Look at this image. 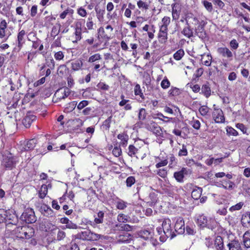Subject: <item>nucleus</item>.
Returning a JSON list of instances; mask_svg holds the SVG:
<instances>
[{"label":"nucleus","instance_id":"obj_1","mask_svg":"<svg viewBox=\"0 0 250 250\" xmlns=\"http://www.w3.org/2000/svg\"><path fill=\"white\" fill-rule=\"evenodd\" d=\"M162 229L157 228V230L159 235L160 241L164 242L167 238H169L170 239L174 238L176 234L172 229L171 221L169 218H165L162 223Z\"/></svg>","mask_w":250,"mask_h":250},{"label":"nucleus","instance_id":"obj_2","mask_svg":"<svg viewBox=\"0 0 250 250\" xmlns=\"http://www.w3.org/2000/svg\"><path fill=\"white\" fill-rule=\"evenodd\" d=\"M101 237L100 234L95 233L89 229L82 231L77 234V238L84 241H96Z\"/></svg>","mask_w":250,"mask_h":250},{"label":"nucleus","instance_id":"obj_3","mask_svg":"<svg viewBox=\"0 0 250 250\" xmlns=\"http://www.w3.org/2000/svg\"><path fill=\"white\" fill-rule=\"evenodd\" d=\"M21 218L28 224H32L37 220L34 211L31 208H27L24 210L21 216Z\"/></svg>","mask_w":250,"mask_h":250},{"label":"nucleus","instance_id":"obj_4","mask_svg":"<svg viewBox=\"0 0 250 250\" xmlns=\"http://www.w3.org/2000/svg\"><path fill=\"white\" fill-rule=\"evenodd\" d=\"M145 127L149 131H152L157 136H162L163 131L161 127L153 121H150L145 124Z\"/></svg>","mask_w":250,"mask_h":250},{"label":"nucleus","instance_id":"obj_5","mask_svg":"<svg viewBox=\"0 0 250 250\" xmlns=\"http://www.w3.org/2000/svg\"><path fill=\"white\" fill-rule=\"evenodd\" d=\"M2 163L5 167L11 169L15 167L16 165V158L12 156L11 154H9L3 157Z\"/></svg>","mask_w":250,"mask_h":250},{"label":"nucleus","instance_id":"obj_6","mask_svg":"<svg viewBox=\"0 0 250 250\" xmlns=\"http://www.w3.org/2000/svg\"><path fill=\"white\" fill-rule=\"evenodd\" d=\"M28 228L24 226L17 227L14 230V233L16 236L22 239H28L30 238V235L27 232Z\"/></svg>","mask_w":250,"mask_h":250},{"label":"nucleus","instance_id":"obj_7","mask_svg":"<svg viewBox=\"0 0 250 250\" xmlns=\"http://www.w3.org/2000/svg\"><path fill=\"white\" fill-rule=\"evenodd\" d=\"M189 173V170L185 167H183L180 171L175 172L173 176L177 182L182 183L184 182L185 175Z\"/></svg>","mask_w":250,"mask_h":250},{"label":"nucleus","instance_id":"obj_8","mask_svg":"<svg viewBox=\"0 0 250 250\" xmlns=\"http://www.w3.org/2000/svg\"><path fill=\"white\" fill-rule=\"evenodd\" d=\"M212 116L216 123H223L225 122L224 113L221 109L214 108Z\"/></svg>","mask_w":250,"mask_h":250},{"label":"nucleus","instance_id":"obj_9","mask_svg":"<svg viewBox=\"0 0 250 250\" xmlns=\"http://www.w3.org/2000/svg\"><path fill=\"white\" fill-rule=\"evenodd\" d=\"M175 231L178 234H183L185 231V222L184 219L181 217L177 219L175 224Z\"/></svg>","mask_w":250,"mask_h":250},{"label":"nucleus","instance_id":"obj_10","mask_svg":"<svg viewBox=\"0 0 250 250\" xmlns=\"http://www.w3.org/2000/svg\"><path fill=\"white\" fill-rule=\"evenodd\" d=\"M172 7V16L173 20H178L180 15L181 7L178 3H174L171 5Z\"/></svg>","mask_w":250,"mask_h":250},{"label":"nucleus","instance_id":"obj_11","mask_svg":"<svg viewBox=\"0 0 250 250\" xmlns=\"http://www.w3.org/2000/svg\"><path fill=\"white\" fill-rule=\"evenodd\" d=\"M37 144V140L32 139L28 140L26 143L21 146V151H30L34 149Z\"/></svg>","mask_w":250,"mask_h":250},{"label":"nucleus","instance_id":"obj_12","mask_svg":"<svg viewBox=\"0 0 250 250\" xmlns=\"http://www.w3.org/2000/svg\"><path fill=\"white\" fill-rule=\"evenodd\" d=\"M217 52L223 57L227 58L230 60H231L232 59V53L227 47H219L217 49Z\"/></svg>","mask_w":250,"mask_h":250},{"label":"nucleus","instance_id":"obj_13","mask_svg":"<svg viewBox=\"0 0 250 250\" xmlns=\"http://www.w3.org/2000/svg\"><path fill=\"white\" fill-rule=\"evenodd\" d=\"M25 32L24 30H21L18 34L17 36V47L19 51L21 50L23 44L25 43L24 36Z\"/></svg>","mask_w":250,"mask_h":250},{"label":"nucleus","instance_id":"obj_14","mask_svg":"<svg viewBox=\"0 0 250 250\" xmlns=\"http://www.w3.org/2000/svg\"><path fill=\"white\" fill-rule=\"evenodd\" d=\"M214 245L215 250H227L224 247L223 239L220 236L216 237L214 241Z\"/></svg>","mask_w":250,"mask_h":250},{"label":"nucleus","instance_id":"obj_15","mask_svg":"<svg viewBox=\"0 0 250 250\" xmlns=\"http://www.w3.org/2000/svg\"><path fill=\"white\" fill-rule=\"evenodd\" d=\"M41 212L47 217H52L54 216L53 210L46 205L42 206L40 208Z\"/></svg>","mask_w":250,"mask_h":250},{"label":"nucleus","instance_id":"obj_16","mask_svg":"<svg viewBox=\"0 0 250 250\" xmlns=\"http://www.w3.org/2000/svg\"><path fill=\"white\" fill-rule=\"evenodd\" d=\"M196 223L200 227H206L208 225L207 217L204 214L199 215L197 217Z\"/></svg>","mask_w":250,"mask_h":250},{"label":"nucleus","instance_id":"obj_17","mask_svg":"<svg viewBox=\"0 0 250 250\" xmlns=\"http://www.w3.org/2000/svg\"><path fill=\"white\" fill-rule=\"evenodd\" d=\"M131 240V235L125 233V234H121L117 238V242L119 243H128Z\"/></svg>","mask_w":250,"mask_h":250},{"label":"nucleus","instance_id":"obj_18","mask_svg":"<svg viewBox=\"0 0 250 250\" xmlns=\"http://www.w3.org/2000/svg\"><path fill=\"white\" fill-rule=\"evenodd\" d=\"M140 148H137L133 145H131L128 146L127 154L131 157H137V155L140 154Z\"/></svg>","mask_w":250,"mask_h":250},{"label":"nucleus","instance_id":"obj_19","mask_svg":"<svg viewBox=\"0 0 250 250\" xmlns=\"http://www.w3.org/2000/svg\"><path fill=\"white\" fill-rule=\"evenodd\" d=\"M147 204L148 206L152 207L155 205L158 200L157 195L154 192H151L149 194L147 199Z\"/></svg>","mask_w":250,"mask_h":250},{"label":"nucleus","instance_id":"obj_20","mask_svg":"<svg viewBox=\"0 0 250 250\" xmlns=\"http://www.w3.org/2000/svg\"><path fill=\"white\" fill-rule=\"evenodd\" d=\"M5 218H6V221L7 220H9V221H11V222H10L9 223H8V224H7V225H8L9 224H12V225H16L17 222H18V218L17 217V216L13 213V214H10L9 213V212H6V214H5Z\"/></svg>","mask_w":250,"mask_h":250},{"label":"nucleus","instance_id":"obj_21","mask_svg":"<svg viewBox=\"0 0 250 250\" xmlns=\"http://www.w3.org/2000/svg\"><path fill=\"white\" fill-rule=\"evenodd\" d=\"M51 186L48 184L47 186L46 185H42L39 191V196L40 198L43 199L46 195L48 192V188H51Z\"/></svg>","mask_w":250,"mask_h":250},{"label":"nucleus","instance_id":"obj_22","mask_svg":"<svg viewBox=\"0 0 250 250\" xmlns=\"http://www.w3.org/2000/svg\"><path fill=\"white\" fill-rule=\"evenodd\" d=\"M35 119V117L33 115L26 116L23 119L22 124L26 128H28Z\"/></svg>","mask_w":250,"mask_h":250},{"label":"nucleus","instance_id":"obj_23","mask_svg":"<svg viewBox=\"0 0 250 250\" xmlns=\"http://www.w3.org/2000/svg\"><path fill=\"white\" fill-rule=\"evenodd\" d=\"M82 24L80 22H77L76 24L75 32V34L76 36V41L73 42H77V41H79L81 39L82 35Z\"/></svg>","mask_w":250,"mask_h":250},{"label":"nucleus","instance_id":"obj_24","mask_svg":"<svg viewBox=\"0 0 250 250\" xmlns=\"http://www.w3.org/2000/svg\"><path fill=\"white\" fill-rule=\"evenodd\" d=\"M186 24L187 26L184 28L182 33L186 37L190 38L193 36V30L190 28V27L187 21Z\"/></svg>","mask_w":250,"mask_h":250},{"label":"nucleus","instance_id":"obj_25","mask_svg":"<svg viewBox=\"0 0 250 250\" xmlns=\"http://www.w3.org/2000/svg\"><path fill=\"white\" fill-rule=\"evenodd\" d=\"M117 138L121 140V145L123 147H125L127 144L128 136L127 134L123 133L118 134Z\"/></svg>","mask_w":250,"mask_h":250},{"label":"nucleus","instance_id":"obj_26","mask_svg":"<svg viewBox=\"0 0 250 250\" xmlns=\"http://www.w3.org/2000/svg\"><path fill=\"white\" fill-rule=\"evenodd\" d=\"M7 28V22L5 20H3L0 22V38L5 37V29Z\"/></svg>","mask_w":250,"mask_h":250},{"label":"nucleus","instance_id":"obj_27","mask_svg":"<svg viewBox=\"0 0 250 250\" xmlns=\"http://www.w3.org/2000/svg\"><path fill=\"white\" fill-rule=\"evenodd\" d=\"M229 250H240L241 245L237 241H232L227 245Z\"/></svg>","mask_w":250,"mask_h":250},{"label":"nucleus","instance_id":"obj_28","mask_svg":"<svg viewBox=\"0 0 250 250\" xmlns=\"http://www.w3.org/2000/svg\"><path fill=\"white\" fill-rule=\"evenodd\" d=\"M83 62L80 60H77L71 62V68L74 71L80 70L83 66Z\"/></svg>","mask_w":250,"mask_h":250},{"label":"nucleus","instance_id":"obj_29","mask_svg":"<svg viewBox=\"0 0 250 250\" xmlns=\"http://www.w3.org/2000/svg\"><path fill=\"white\" fill-rule=\"evenodd\" d=\"M202 188H197L194 189L191 192V196L195 200H198L201 196Z\"/></svg>","mask_w":250,"mask_h":250},{"label":"nucleus","instance_id":"obj_30","mask_svg":"<svg viewBox=\"0 0 250 250\" xmlns=\"http://www.w3.org/2000/svg\"><path fill=\"white\" fill-rule=\"evenodd\" d=\"M202 93L206 96L208 98L211 94V90L209 85L207 84L203 85L201 88Z\"/></svg>","mask_w":250,"mask_h":250},{"label":"nucleus","instance_id":"obj_31","mask_svg":"<svg viewBox=\"0 0 250 250\" xmlns=\"http://www.w3.org/2000/svg\"><path fill=\"white\" fill-rule=\"evenodd\" d=\"M244 244L247 248H250V231H246L244 235Z\"/></svg>","mask_w":250,"mask_h":250},{"label":"nucleus","instance_id":"obj_32","mask_svg":"<svg viewBox=\"0 0 250 250\" xmlns=\"http://www.w3.org/2000/svg\"><path fill=\"white\" fill-rule=\"evenodd\" d=\"M137 5L138 7L142 10H147L149 9V4L142 0L137 1Z\"/></svg>","mask_w":250,"mask_h":250},{"label":"nucleus","instance_id":"obj_33","mask_svg":"<svg viewBox=\"0 0 250 250\" xmlns=\"http://www.w3.org/2000/svg\"><path fill=\"white\" fill-rule=\"evenodd\" d=\"M95 12L97 14V18L100 20L103 19L104 15L105 13V10L102 9L100 7L96 6L95 8Z\"/></svg>","mask_w":250,"mask_h":250},{"label":"nucleus","instance_id":"obj_34","mask_svg":"<svg viewBox=\"0 0 250 250\" xmlns=\"http://www.w3.org/2000/svg\"><path fill=\"white\" fill-rule=\"evenodd\" d=\"M129 217L123 213H120L118 215L117 220L120 223L129 222Z\"/></svg>","mask_w":250,"mask_h":250},{"label":"nucleus","instance_id":"obj_35","mask_svg":"<svg viewBox=\"0 0 250 250\" xmlns=\"http://www.w3.org/2000/svg\"><path fill=\"white\" fill-rule=\"evenodd\" d=\"M185 54L183 49H179L173 55V58L177 61L180 60Z\"/></svg>","mask_w":250,"mask_h":250},{"label":"nucleus","instance_id":"obj_36","mask_svg":"<svg viewBox=\"0 0 250 250\" xmlns=\"http://www.w3.org/2000/svg\"><path fill=\"white\" fill-rule=\"evenodd\" d=\"M116 227H118L120 230H125L127 231L131 230L132 229V227L128 225V224H119V225H116Z\"/></svg>","mask_w":250,"mask_h":250},{"label":"nucleus","instance_id":"obj_37","mask_svg":"<svg viewBox=\"0 0 250 250\" xmlns=\"http://www.w3.org/2000/svg\"><path fill=\"white\" fill-rule=\"evenodd\" d=\"M158 38L160 42L165 43L167 39V33L165 32H159Z\"/></svg>","mask_w":250,"mask_h":250},{"label":"nucleus","instance_id":"obj_38","mask_svg":"<svg viewBox=\"0 0 250 250\" xmlns=\"http://www.w3.org/2000/svg\"><path fill=\"white\" fill-rule=\"evenodd\" d=\"M66 237V233L62 230L59 229L57 233V240L60 241L64 240Z\"/></svg>","mask_w":250,"mask_h":250},{"label":"nucleus","instance_id":"obj_39","mask_svg":"<svg viewBox=\"0 0 250 250\" xmlns=\"http://www.w3.org/2000/svg\"><path fill=\"white\" fill-rule=\"evenodd\" d=\"M146 112L145 108H142L140 109L138 119L140 121H143L146 119Z\"/></svg>","mask_w":250,"mask_h":250},{"label":"nucleus","instance_id":"obj_40","mask_svg":"<svg viewBox=\"0 0 250 250\" xmlns=\"http://www.w3.org/2000/svg\"><path fill=\"white\" fill-rule=\"evenodd\" d=\"M126 203L122 200H119L116 202V207L119 209H124L126 208Z\"/></svg>","mask_w":250,"mask_h":250},{"label":"nucleus","instance_id":"obj_41","mask_svg":"<svg viewBox=\"0 0 250 250\" xmlns=\"http://www.w3.org/2000/svg\"><path fill=\"white\" fill-rule=\"evenodd\" d=\"M101 56L100 54H95L89 58L88 62L91 63L97 61L101 60Z\"/></svg>","mask_w":250,"mask_h":250},{"label":"nucleus","instance_id":"obj_42","mask_svg":"<svg viewBox=\"0 0 250 250\" xmlns=\"http://www.w3.org/2000/svg\"><path fill=\"white\" fill-rule=\"evenodd\" d=\"M244 205V203L243 202H239L236 204L235 205L232 206L229 208V210L231 212H233L236 210H240Z\"/></svg>","mask_w":250,"mask_h":250},{"label":"nucleus","instance_id":"obj_43","mask_svg":"<svg viewBox=\"0 0 250 250\" xmlns=\"http://www.w3.org/2000/svg\"><path fill=\"white\" fill-rule=\"evenodd\" d=\"M79 227L75 223H73L71 221L69 220V223L65 225V227H62V229H77Z\"/></svg>","mask_w":250,"mask_h":250},{"label":"nucleus","instance_id":"obj_44","mask_svg":"<svg viewBox=\"0 0 250 250\" xmlns=\"http://www.w3.org/2000/svg\"><path fill=\"white\" fill-rule=\"evenodd\" d=\"M141 236L145 240L148 239L149 237H151L152 234L151 232L148 230H143L141 232Z\"/></svg>","mask_w":250,"mask_h":250},{"label":"nucleus","instance_id":"obj_45","mask_svg":"<svg viewBox=\"0 0 250 250\" xmlns=\"http://www.w3.org/2000/svg\"><path fill=\"white\" fill-rule=\"evenodd\" d=\"M134 93L136 95H139L142 99H144V96L142 92V90L139 84H137L135 86Z\"/></svg>","mask_w":250,"mask_h":250},{"label":"nucleus","instance_id":"obj_46","mask_svg":"<svg viewBox=\"0 0 250 250\" xmlns=\"http://www.w3.org/2000/svg\"><path fill=\"white\" fill-rule=\"evenodd\" d=\"M125 182L127 187H131L135 183V177L132 176L127 177Z\"/></svg>","mask_w":250,"mask_h":250},{"label":"nucleus","instance_id":"obj_47","mask_svg":"<svg viewBox=\"0 0 250 250\" xmlns=\"http://www.w3.org/2000/svg\"><path fill=\"white\" fill-rule=\"evenodd\" d=\"M199 111L202 116H205L208 112L209 108L207 106L203 105L199 108Z\"/></svg>","mask_w":250,"mask_h":250},{"label":"nucleus","instance_id":"obj_48","mask_svg":"<svg viewBox=\"0 0 250 250\" xmlns=\"http://www.w3.org/2000/svg\"><path fill=\"white\" fill-rule=\"evenodd\" d=\"M73 13L74 10L72 9L68 8L60 14V17L61 19H64L68 14H73Z\"/></svg>","mask_w":250,"mask_h":250},{"label":"nucleus","instance_id":"obj_49","mask_svg":"<svg viewBox=\"0 0 250 250\" xmlns=\"http://www.w3.org/2000/svg\"><path fill=\"white\" fill-rule=\"evenodd\" d=\"M202 3L207 11L209 12L212 11L213 7L211 2L205 0L202 1Z\"/></svg>","mask_w":250,"mask_h":250},{"label":"nucleus","instance_id":"obj_50","mask_svg":"<svg viewBox=\"0 0 250 250\" xmlns=\"http://www.w3.org/2000/svg\"><path fill=\"white\" fill-rule=\"evenodd\" d=\"M170 82L165 77L161 83V86L163 89H167L170 86Z\"/></svg>","mask_w":250,"mask_h":250},{"label":"nucleus","instance_id":"obj_51","mask_svg":"<svg viewBox=\"0 0 250 250\" xmlns=\"http://www.w3.org/2000/svg\"><path fill=\"white\" fill-rule=\"evenodd\" d=\"M226 131L229 135L237 136L238 135L237 131L231 127L228 126L226 128Z\"/></svg>","mask_w":250,"mask_h":250},{"label":"nucleus","instance_id":"obj_52","mask_svg":"<svg viewBox=\"0 0 250 250\" xmlns=\"http://www.w3.org/2000/svg\"><path fill=\"white\" fill-rule=\"evenodd\" d=\"M112 117H109L103 123V126L106 130H108L110 127Z\"/></svg>","mask_w":250,"mask_h":250},{"label":"nucleus","instance_id":"obj_53","mask_svg":"<svg viewBox=\"0 0 250 250\" xmlns=\"http://www.w3.org/2000/svg\"><path fill=\"white\" fill-rule=\"evenodd\" d=\"M167 170L165 168L159 169L157 170L156 173L162 178H165L167 175Z\"/></svg>","mask_w":250,"mask_h":250},{"label":"nucleus","instance_id":"obj_54","mask_svg":"<svg viewBox=\"0 0 250 250\" xmlns=\"http://www.w3.org/2000/svg\"><path fill=\"white\" fill-rule=\"evenodd\" d=\"M168 93L170 95L173 96H177L180 94L179 89L176 87H172L169 91Z\"/></svg>","mask_w":250,"mask_h":250},{"label":"nucleus","instance_id":"obj_55","mask_svg":"<svg viewBox=\"0 0 250 250\" xmlns=\"http://www.w3.org/2000/svg\"><path fill=\"white\" fill-rule=\"evenodd\" d=\"M77 13L82 17H85L87 15V12L85 9L81 7L77 9Z\"/></svg>","mask_w":250,"mask_h":250},{"label":"nucleus","instance_id":"obj_56","mask_svg":"<svg viewBox=\"0 0 250 250\" xmlns=\"http://www.w3.org/2000/svg\"><path fill=\"white\" fill-rule=\"evenodd\" d=\"M61 37H58L53 42L51 45V47H60L61 46Z\"/></svg>","mask_w":250,"mask_h":250},{"label":"nucleus","instance_id":"obj_57","mask_svg":"<svg viewBox=\"0 0 250 250\" xmlns=\"http://www.w3.org/2000/svg\"><path fill=\"white\" fill-rule=\"evenodd\" d=\"M70 90L67 87H64L63 88V92L62 93V96H61L60 99H64L67 98L70 94Z\"/></svg>","mask_w":250,"mask_h":250},{"label":"nucleus","instance_id":"obj_58","mask_svg":"<svg viewBox=\"0 0 250 250\" xmlns=\"http://www.w3.org/2000/svg\"><path fill=\"white\" fill-rule=\"evenodd\" d=\"M97 86L103 90H108L109 88V85L102 82H100Z\"/></svg>","mask_w":250,"mask_h":250},{"label":"nucleus","instance_id":"obj_59","mask_svg":"<svg viewBox=\"0 0 250 250\" xmlns=\"http://www.w3.org/2000/svg\"><path fill=\"white\" fill-rule=\"evenodd\" d=\"M64 54L62 51H58L56 52L54 54V58L56 60L60 61L63 59Z\"/></svg>","mask_w":250,"mask_h":250},{"label":"nucleus","instance_id":"obj_60","mask_svg":"<svg viewBox=\"0 0 250 250\" xmlns=\"http://www.w3.org/2000/svg\"><path fill=\"white\" fill-rule=\"evenodd\" d=\"M162 25L167 27L170 22V18L169 17L165 16L162 20Z\"/></svg>","mask_w":250,"mask_h":250},{"label":"nucleus","instance_id":"obj_61","mask_svg":"<svg viewBox=\"0 0 250 250\" xmlns=\"http://www.w3.org/2000/svg\"><path fill=\"white\" fill-rule=\"evenodd\" d=\"M88 104V102L86 100H83L79 103L77 105V108L79 110H81L87 106Z\"/></svg>","mask_w":250,"mask_h":250},{"label":"nucleus","instance_id":"obj_62","mask_svg":"<svg viewBox=\"0 0 250 250\" xmlns=\"http://www.w3.org/2000/svg\"><path fill=\"white\" fill-rule=\"evenodd\" d=\"M188 155V151L186 148V146L183 145L182 148L180 149L178 152V155L179 156H187Z\"/></svg>","mask_w":250,"mask_h":250},{"label":"nucleus","instance_id":"obj_63","mask_svg":"<svg viewBox=\"0 0 250 250\" xmlns=\"http://www.w3.org/2000/svg\"><path fill=\"white\" fill-rule=\"evenodd\" d=\"M92 17H89L87 19V21L86 23V27L89 30H92L93 28V26L94 25V23L92 21Z\"/></svg>","mask_w":250,"mask_h":250},{"label":"nucleus","instance_id":"obj_64","mask_svg":"<svg viewBox=\"0 0 250 250\" xmlns=\"http://www.w3.org/2000/svg\"><path fill=\"white\" fill-rule=\"evenodd\" d=\"M112 153L115 157H119L122 153L121 149L118 147H115L113 150Z\"/></svg>","mask_w":250,"mask_h":250}]
</instances>
